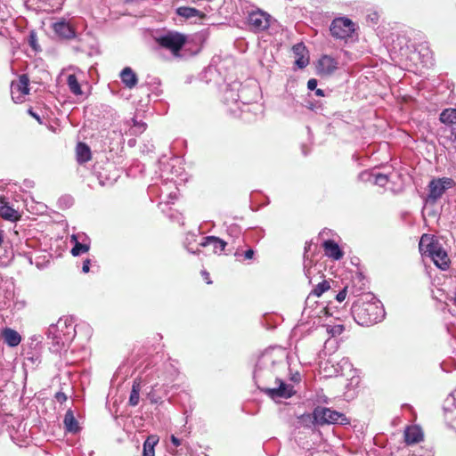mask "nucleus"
I'll use <instances>...</instances> for the list:
<instances>
[{"label": "nucleus", "mask_w": 456, "mask_h": 456, "mask_svg": "<svg viewBox=\"0 0 456 456\" xmlns=\"http://www.w3.org/2000/svg\"><path fill=\"white\" fill-rule=\"evenodd\" d=\"M288 353L281 346L270 347L258 357L254 370L257 387L273 399L289 398L293 387L285 383L279 373L287 367Z\"/></svg>", "instance_id": "1"}, {"label": "nucleus", "mask_w": 456, "mask_h": 456, "mask_svg": "<svg viewBox=\"0 0 456 456\" xmlns=\"http://www.w3.org/2000/svg\"><path fill=\"white\" fill-rule=\"evenodd\" d=\"M354 320L362 326H370L381 322L385 311L381 302L372 294L362 295L352 305Z\"/></svg>", "instance_id": "2"}, {"label": "nucleus", "mask_w": 456, "mask_h": 456, "mask_svg": "<svg viewBox=\"0 0 456 456\" xmlns=\"http://www.w3.org/2000/svg\"><path fill=\"white\" fill-rule=\"evenodd\" d=\"M76 337L74 321L69 316L61 317L56 323L49 326L46 341L51 352L59 354L65 350Z\"/></svg>", "instance_id": "3"}, {"label": "nucleus", "mask_w": 456, "mask_h": 456, "mask_svg": "<svg viewBox=\"0 0 456 456\" xmlns=\"http://www.w3.org/2000/svg\"><path fill=\"white\" fill-rule=\"evenodd\" d=\"M186 36L177 31H167L155 37L158 45L169 51L174 57L180 56V51L186 43Z\"/></svg>", "instance_id": "4"}, {"label": "nucleus", "mask_w": 456, "mask_h": 456, "mask_svg": "<svg viewBox=\"0 0 456 456\" xmlns=\"http://www.w3.org/2000/svg\"><path fill=\"white\" fill-rule=\"evenodd\" d=\"M314 420L316 424H346V417L337 411L330 408L317 407L313 413Z\"/></svg>", "instance_id": "5"}, {"label": "nucleus", "mask_w": 456, "mask_h": 456, "mask_svg": "<svg viewBox=\"0 0 456 456\" xmlns=\"http://www.w3.org/2000/svg\"><path fill=\"white\" fill-rule=\"evenodd\" d=\"M455 186L453 179L449 177L434 178L428 184V194L426 201L436 203L445 192L446 190Z\"/></svg>", "instance_id": "6"}, {"label": "nucleus", "mask_w": 456, "mask_h": 456, "mask_svg": "<svg viewBox=\"0 0 456 456\" xmlns=\"http://www.w3.org/2000/svg\"><path fill=\"white\" fill-rule=\"evenodd\" d=\"M330 33L339 39H346L354 32V23L348 18H337L330 25Z\"/></svg>", "instance_id": "7"}, {"label": "nucleus", "mask_w": 456, "mask_h": 456, "mask_svg": "<svg viewBox=\"0 0 456 456\" xmlns=\"http://www.w3.org/2000/svg\"><path fill=\"white\" fill-rule=\"evenodd\" d=\"M271 16L261 11H254L248 16V25L254 32H260L267 29L270 26Z\"/></svg>", "instance_id": "8"}, {"label": "nucleus", "mask_w": 456, "mask_h": 456, "mask_svg": "<svg viewBox=\"0 0 456 456\" xmlns=\"http://www.w3.org/2000/svg\"><path fill=\"white\" fill-rule=\"evenodd\" d=\"M426 252L428 253L435 265L442 270L449 267V257L447 253L438 244L429 243L427 246Z\"/></svg>", "instance_id": "9"}, {"label": "nucleus", "mask_w": 456, "mask_h": 456, "mask_svg": "<svg viewBox=\"0 0 456 456\" xmlns=\"http://www.w3.org/2000/svg\"><path fill=\"white\" fill-rule=\"evenodd\" d=\"M28 83L29 79L26 75H21L18 81L12 82L11 94L15 102H22L24 96L29 93Z\"/></svg>", "instance_id": "10"}, {"label": "nucleus", "mask_w": 456, "mask_h": 456, "mask_svg": "<svg viewBox=\"0 0 456 456\" xmlns=\"http://www.w3.org/2000/svg\"><path fill=\"white\" fill-rule=\"evenodd\" d=\"M70 242L73 244L71 254L74 256L85 254L90 249V239L84 232L72 234L70 236Z\"/></svg>", "instance_id": "11"}, {"label": "nucleus", "mask_w": 456, "mask_h": 456, "mask_svg": "<svg viewBox=\"0 0 456 456\" xmlns=\"http://www.w3.org/2000/svg\"><path fill=\"white\" fill-rule=\"evenodd\" d=\"M259 95V87L252 82L245 86H238L237 96L240 98V102L243 104H249L256 102Z\"/></svg>", "instance_id": "12"}, {"label": "nucleus", "mask_w": 456, "mask_h": 456, "mask_svg": "<svg viewBox=\"0 0 456 456\" xmlns=\"http://www.w3.org/2000/svg\"><path fill=\"white\" fill-rule=\"evenodd\" d=\"M338 61L331 56H322L317 63L318 74L322 76L331 75L338 69Z\"/></svg>", "instance_id": "13"}, {"label": "nucleus", "mask_w": 456, "mask_h": 456, "mask_svg": "<svg viewBox=\"0 0 456 456\" xmlns=\"http://www.w3.org/2000/svg\"><path fill=\"white\" fill-rule=\"evenodd\" d=\"M53 28L54 33L61 38L70 39L76 36L73 27L63 20L54 22Z\"/></svg>", "instance_id": "14"}, {"label": "nucleus", "mask_w": 456, "mask_h": 456, "mask_svg": "<svg viewBox=\"0 0 456 456\" xmlns=\"http://www.w3.org/2000/svg\"><path fill=\"white\" fill-rule=\"evenodd\" d=\"M360 180L370 182L380 187H384L388 182V176L373 171H363L359 175Z\"/></svg>", "instance_id": "15"}, {"label": "nucleus", "mask_w": 456, "mask_h": 456, "mask_svg": "<svg viewBox=\"0 0 456 456\" xmlns=\"http://www.w3.org/2000/svg\"><path fill=\"white\" fill-rule=\"evenodd\" d=\"M325 255L333 260H340L344 252L339 248L338 244L332 240H327L322 243Z\"/></svg>", "instance_id": "16"}, {"label": "nucleus", "mask_w": 456, "mask_h": 456, "mask_svg": "<svg viewBox=\"0 0 456 456\" xmlns=\"http://www.w3.org/2000/svg\"><path fill=\"white\" fill-rule=\"evenodd\" d=\"M119 76L122 83L129 89L134 88L138 83L137 75L130 67L124 68Z\"/></svg>", "instance_id": "17"}, {"label": "nucleus", "mask_w": 456, "mask_h": 456, "mask_svg": "<svg viewBox=\"0 0 456 456\" xmlns=\"http://www.w3.org/2000/svg\"><path fill=\"white\" fill-rule=\"evenodd\" d=\"M199 245L201 247L212 246L213 252L218 253L224 249L226 242L216 236H207L202 239V241L200 242Z\"/></svg>", "instance_id": "18"}, {"label": "nucleus", "mask_w": 456, "mask_h": 456, "mask_svg": "<svg viewBox=\"0 0 456 456\" xmlns=\"http://www.w3.org/2000/svg\"><path fill=\"white\" fill-rule=\"evenodd\" d=\"M1 335L4 343L10 347L17 346L21 341V336L11 328L4 329Z\"/></svg>", "instance_id": "19"}, {"label": "nucleus", "mask_w": 456, "mask_h": 456, "mask_svg": "<svg viewBox=\"0 0 456 456\" xmlns=\"http://www.w3.org/2000/svg\"><path fill=\"white\" fill-rule=\"evenodd\" d=\"M422 438V430L418 426L409 427L404 431V439L408 444L419 443Z\"/></svg>", "instance_id": "20"}, {"label": "nucleus", "mask_w": 456, "mask_h": 456, "mask_svg": "<svg viewBox=\"0 0 456 456\" xmlns=\"http://www.w3.org/2000/svg\"><path fill=\"white\" fill-rule=\"evenodd\" d=\"M159 438L156 435L149 436L142 445V456H155V446L158 444Z\"/></svg>", "instance_id": "21"}, {"label": "nucleus", "mask_w": 456, "mask_h": 456, "mask_svg": "<svg viewBox=\"0 0 456 456\" xmlns=\"http://www.w3.org/2000/svg\"><path fill=\"white\" fill-rule=\"evenodd\" d=\"M0 216L9 221H15L19 218L18 212L0 199Z\"/></svg>", "instance_id": "22"}, {"label": "nucleus", "mask_w": 456, "mask_h": 456, "mask_svg": "<svg viewBox=\"0 0 456 456\" xmlns=\"http://www.w3.org/2000/svg\"><path fill=\"white\" fill-rule=\"evenodd\" d=\"M77 160L79 164H83L90 160L91 150L84 142H78L76 147Z\"/></svg>", "instance_id": "23"}, {"label": "nucleus", "mask_w": 456, "mask_h": 456, "mask_svg": "<svg viewBox=\"0 0 456 456\" xmlns=\"http://www.w3.org/2000/svg\"><path fill=\"white\" fill-rule=\"evenodd\" d=\"M142 382V378L135 379L133 382L132 390L129 396V404L131 406H136L139 403Z\"/></svg>", "instance_id": "24"}, {"label": "nucleus", "mask_w": 456, "mask_h": 456, "mask_svg": "<svg viewBox=\"0 0 456 456\" xmlns=\"http://www.w3.org/2000/svg\"><path fill=\"white\" fill-rule=\"evenodd\" d=\"M176 13L183 17L185 19H191V18H199L202 19L205 17V14H203L200 11H199L196 8L193 7H187V6H181L177 8Z\"/></svg>", "instance_id": "25"}, {"label": "nucleus", "mask_w": 456, "mask_h": 456, "mask_svg": "<svg viewBox=\"0 0 456 456\" xmlns=\"http://www.w3.org/2000/svg\"><path fill=\"white\" fill-rule=\"evenodd\" d=\"M63 422L67 431L71 433H77L78 431V422L74 417V414L71 410H69L66 412Z\"/></svg>", "instance_id": "26"}, {"label": "nucleus", "mask_w": 456, "mask_h": 456, "mask_svg": "<svg viewBox=\"0 0 456 456\" xmlns=\"http://www.w3.org/2000/svg\"><path fill=\"white\" fill-rule=\"evenodd\" d=\"M440 120L446 126L456 124V108L446 109L440 114Z\"/></svg>", "instance_id": "27"}, {"label": "nucleus", "mask_w": 456, "mask_h": 456, "mask_svg": "<svg viewBox=\"0 0 456 456\" xmlns=\"http://www.w3.org/2000/svg\"><path fill=\"white\" fill-rule=\"evenodd\" d=\"M238 94V85L233 84L231 85L224 92V101L225 103L229 104L231 102H240V98L237 96Z\"/></svg>", "instance_id": "28"}, {"label": "nucleus", "mask_w": 456, "mask_h": 456, "mask_svg": "<svg viewBox=\"0 0 456 456\" xmlns=\"http://www.w3.org/2000/svg\"><path fill=\"white\" fill-rule=\"evenodd\" d=\"M455 397L453 395H450L444 401V410L445 417L448 420H452L456 418V407L455 411L451 409V406L454 404Z\"/></svg>", "instance_id": "29"}, {"label": "nucleus", "mask_w": 456, "mask_h": 456, "mask_svg": "<svg viewBox=\"0 0 456 456\" xmlns=\"http://www.w3.org/2000/svg\"><path fill=\"white\" fill-rule=\"evenodd\" d=\"M67 84L70 92L75 95H81L83 94L78 80L74 74L68 76Z\"/></svg>", "instance_id": "30"}, {"label": "nucleus", "mask_w": 456, "mask_h": 456, "mask_svg": "<svg viewBox=\"0 0 456 456\" xmlns=\"http://www.w3.org/2000/svg\"><path fill=\"white\" fill-rule=\"evenodd\" d=\"M330 288V283L329 281H323L322 282H320L316 287L315 289H314L313 293L316 296V297H320L322 296L324 292H326L327 290H329Z\"/></svg>", "instance_id": "31"}, {"label": "nucleus", "mask_w": 456, "mask_h": 456, "mask_svg": "<svg viewBox=\"0 0 456 456\" xmlns=\"http://www.w3.org/2000/svg\"><path fill=\"white\" fill-rule=\"evenodd\" d=\"M308 63H309V57L307 56V54L302 55V56H297L296 61H295V64L299 69L305 68L308 65Z\"/></svg>", "instance_id": "32"}, {"label": "nucleus", "mask_w": 456, "mask_h": 456, "mask_svg": "<svg viewBox=\"0 0 456 456\" xmlns=\"http://www.w3.org/2000/svg\"><path fill=\"white\" fill-rule=\"evenodd\" d=\"M292 50L297 57L305 55L307 53L306 48L302 43L295 45Z\"/></svg>", "instance_id": "33"}, {"label": "nucleus", "mask_w": 456, "mask_h": 456, "mask_svg": "<svg viewBox=\"0 0 456 456\" xmlns=\"http://www.w3.org/2000/svg\"><path fill=\"white\" fill-rule=\"evenodd\" d=\"M327 331L332 336L340 335L344 331V326L342 324L330 326L327 329Z\"/></svg>", "instance_id": "34"}, {"label": "nucleus", "mask_w": 456, "mask_h": 456, "mask_svg": "<svg viewBox=\"0 0 456 456\" xmlns=\"http://www.w3.org/2000/svg\"><path fill=\"white\" fill-rule=\"evenodd\" d=\"M146 129V124L134 120L133 133L134 134H142Z\"/></svg>", "instance_id": "35"}, {"label": "nucleus", "mask_w": 456, "mask_h": 456, "mask_svg": "<svg viewBox=\"0 0 456 456\" xmlns=\"http://www.w3.org/2000/svg\"><path fill=\"white\" fill-rule=\"evenodd\" d=\"M99 179H100V183L102 185H110V184H112L116 181V177H112V178L106 177L105 180H102V175H100Z\"/></svg>", "instance_id": "36"}, {"label": "nucleus", "mask_w": 456, "mask_h": 456, "mask_svg": "<svg viewBox=\"0 0 456 456\" xmlns=\"http://www.w3.org/2000/svg\"><path fill=\"white\" fill-rule=\"evenodd\" d=\"M346 288H345L344 289L340 290L337 296H336V299L338 301V302H342L346 299Z\"/></svg>", "instance_id": "37"}, {"label": "nucleus", "mask_w": 456, "mask_h": 456, "mask_svg": "<svg viewBox=\"0 0 456 456\" xmlns=\"http://www.w3.org/2000/svg\"><path fill=\"white\" fill-rule=\"evenodd\" d=\"M317 80L315 78H311L307 82V88L311 91L316 90L317 88Z\"/></svg>", "instance_id": "38"}, {"label": "nucleus", "mask_w": 456, "mask_h": 456, "mask_svg": "<svg viewBox=\"0 0 456 456\" xmlns=\"http://www.w3.org/2000/svg\"><path fill=\"white\" fill-rule=\"evenodd\" d=\"M178 162V159H171L168 163H167V167H170L171 168V173L174 174L175 173V175H177L178 174V169H175V171H173V169L175 168V163Z\"/></svg>", "instance_id": "39"}, {"label": "nucleus", "mask_w": 456, "mask_h": 456, "mask_svg": "<svg viewBox=\"0 0 456 456\" xmlns=\"http://www.w3.org/2000/svg\"><path fill=\"white\" fill-rule=\"evenodd\" d=\"M55 398L59 403H62L67 400V395L62 392H58L55 395Z\"/></svg>", "instance_id": "40"}, {"label": "nucleus", "mask_w": 456, "mask_h": 456, "mask_svg": "<svg viewBox=\"0 0 456 456\" xmlns=\"http://www.w3.org/2000/svg\"><path fill=\"white\" fill-rule=\"evenodd\" d=\"M90 259H86L84 262H83V265H82V272L83 273H88L89 270H90Z\"/></svg>", "instance_id": "41"}, {"label": "nucleus", "mask_w": 456, "mask_h": 456, "mask_svg": "<svg viewBox=\"0 0 456 456\" xmlns=\"http://www.w3.org/2000/svg\"><path fill=\"white\" fill-rule=\"evenodd\" d=\"M254 256V250L249 248L244 252V258L245 259H252Z\"/></svg>", "instance_id": "42"}, {"label": "nucleus", "mask_w": 456, "mask_h": 456, "mask_svg": "<svg viewBox=\"0 0 456 456\" xmlns=\"http://www.w3.org/2000/svg\"><path fill=\"white\" fill-rule=\"evenodd\" d=\"M29 43L33 49L37 50V38L34 34H31L29 37Z\"/></svg>", "instance_id": "43"}, {"label": "nucleus", "mask_w": 456, "mask_h": 456, "mask_svg": "<svg viewBox=\"0 0 456 456\" xmlns=\"http://www.w3.org/2000/svg\"><path fill=\"white\" fill-rule=\"evenodd\" d=\"M28 114L31 115L34 118H36L40 124H42L40 116L38 114H37L36 112H34L32 110V109L28 110Z\"/></svg>", "instance_id": "44"}, {"label": "nucleus", "mask_w": 456, "mask_h": 456, "mask_svg": "<svg viewBox=\"0 0 456 456\" xmlns=\"http://www.w3.org/2000/svg\"><path fill=\"white\" fill-rule=\"evenodd\" d=\"M171 442L175 447H178L181 444L180 439L175 436L174 435L171 436Z\"/></svg>", "instance_id": "45"}, {"label": "nucleus", "mask_w": 456, "mask_h": 456, "mask_svg": "<svg viewBox=\"0 0 456 456\" xmlns=\"http://www.w3.org/2000/svg\"><path fill=\"white\" fill-rule=\"evenodd\" d=\"M451 127V134L452 136H453V140L456 141V123L450 126Z\"/></svg>", "instance_id": "46"}, {"label": "nucleus", "mask_w": 456, "mask_h": 456, "mask_svg": "<svg viewBox=\"0 0 456 456\" xmlns=\"http://www.w3.org/2000/svg\"><path fill=\"white\" fill-rule=\"evenodd\" d=\"M201 273L208 284L212 283V281L209 280V273L207 271H202Z\"/></svg>", "instance_id": "47"}, {"label": "nucleus", "mask_w": 456, "mask_h": 456, "mask_svg": "<svg viewBox=\"0 0 456 456\" xmlns=\"http://www.w3.org/2000/svg\"><path fill=\"white\" fill-rule=\"evenodd\" d=\"M315 94H316L317 96H324V95H325V94H324V91H323L322 89H316V90H315Z\"/></svg>", "instance_id": "48"}, {"label": "nucleus", "mask_w": 456, "mask_h": 456, "mask_svg": "<svg viewBox=\"0 0 456 456\" xmlns=\"http://www.w3.org/2000/svg\"><path fill=\"white\" fill-rule=\"evenodd\" d=\"M427 238V235H423L420 239L419 248L422 249L424 240Z\"/></svg>", "instance_id": "49"}, {"label": "nucleus", "mask_w": 456, "mask_h": 456, "mask_svg": "<svg viewBox=\"0 0 456 456\" xmlns=\"http://www.w3.org/2000/svg\"><path fill=\"white\" fill-rule=\"evenodd\" d=\"M338 374H339L338 370L334 369V371L333 372H330L328 375L331 376V375H338Z\"/></svg>", "instance_id": "50"}, {"label": "nucleus", "mask_w": 456, "mask_h": 456, "mask_svg": "<svg viewBox=\"0 0 456 456\" xmlns=\"http://www.w3.org/2000/svg\"><path fill=\"white\" fill-rule=\"evenodd\" d=\"M151 403H157L160 402V399L159 398L156 399V398L151 397Z\"/></svg>", "instance_id": "51"}, {"label": "nucleus", "mask_w": 456, "mask_h": 456, "mask_svg": "<svg viewBox=\"0 0 456 456\" xmlns=\"http://www.w3.org/2000/svg\"><path fill=\"white\" fill-rule=\"evenodd\" d=\"M4 240V234H3V231L0 230V245L2 244Z\"/></svg>", "instance_id": "52"}, {"label": "nucleus", "mask_w": 456, "mask_h": 456, "mask_svg": "<svg viewBox=\"0 0 456 456\" xmlns=\"http://www.w3.org/2000/svg\"><path fill=\"white\" fill-rule=\"evenodd\" d=\"M169 196H170V198H172V199H175V198H176V193H175V192L171 191V192L169 193Z\"/></svg>", "instance_id": "53"}, {"label": "nucleus", "mask_w": 456, "mask_h": 456, "mask_svg": "<svg viewBox=\"0 0 456 456\" xmlns=\"http://www.w3.org/2000/svg\"><path fill=\"white\" fill-rule=\"evenodd\" d=\"M167 180H169L171 183H174V185H175V183H176V182H175V181H174V178H173V177H171V178L167 177Z\"/></svg>", "instance_id": "54"}, {"label": "nucleus", "mask_w": 456, "mask_h": 456, "mask_svg": "<svg viewBox=\"0 0 456 456\" xmlns=\"http://www.w3.org/2000/svg\"><path fill=\"white\" fill-rule=\"evenodd\" d=\"M186 248H187V250H188L189 252L193 253V254L197 253V251H196V250H193L192 248H189L188 246H186Z\"/></svg>", "instance_id": "55"}, {"label": "nucleus", "mask_w": 456, "mask_h": 456, "mask_svg": "<svg viewBox=\"0 0 456 456\" xmlns=\"http://www.w3.org/2000/svg\"><path fill=\"white\" fill-rule=\"evenodd\" d=\"M70 201H71V199H69H69H68V201H65V204H66V205L71 204V202H70Z\"/></svg>", "instance_id": "56"}, {"label": "nucleus", "mask_w": 456, "mask_h": 456, "mask_svg": "<svg viewBox=\"0 0 456 456\" xmlns=\"http://www.w3.org/2000/svg\"><path fill=\"white\" fill-rule=\"evenodd\" d=\"M0 20H3V17L0 15Z\"/></svg>", "instance_id": "57"}]
</instances>
